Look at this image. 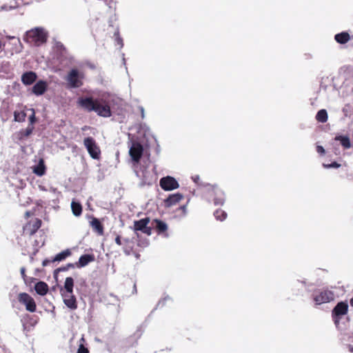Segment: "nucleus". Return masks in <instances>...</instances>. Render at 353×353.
Masks as SVG:
<instances>
[{"label":"nucleus","instance_id":"7ed1b4c3","mask_svg":"<svg viewBox=\"0 0 353 353\" xmlns=\"http://www.w3.org/2000/svg\"><path fill=\"white\" fill-rule=\"evenodd\" d=\"M312 298L315 304L319 305L332 301L334 299V294L328 289L318 290L314 292Z\"/></svg>","mask_w":353,"mask_h":353},{"label":"nucleus","instance_id":"4c0bfd02","mask_svg":"<svg viewBox=\"0 0 353 353\" xmlns=\"http://www.w3.org/2000/svg\"><path fill=\"white\" fill-rule=\"evenodd\" d=\"M21 274L23 277V279L25 280L26 279V268H21Z\"/></svg>","mask_w":353,"mask_h":353},{"label":"nucleus","instance_id":"2eb2a0df","mask_svg":"<svg viewBox=\"0 0 353 353\" xmlns=\"http://www.w3.org/2000/svg\"><path fill=\"white\" fill-rule=\"evenodd\" d=\"M211 195L214 196L213 201L214 205H222L225 202V196L223 192L217 187H212Z\"/></svg>","mask_w":353,"mask_h":353},{"label":"nucleus","instance_id":"72a5a7b5","mask_svg":"<svg viewBox=\"0 0 353 353\" xmlns=\"http://www.w3.org/2000/svg\"><path fill=\"white\" fill-rule=\"evenodd\" d=\"M34 130V126L32 125H28L27 128L25 130L23 135L25 137H28L30 135Z\"/></svg>","mask_w":353,"mask_h":353},{"label":"nucleus","instance_id":"423d86ee","mask_svg":"<svg viewBox=\"0 0 353 353\" xmlns=\"http://www.w3.org/2000/svg\"><path fill=\"white\" fill-rule=\"evenodd\" d=\"M83 76L81 75L77 69H72L68 73L66 80L70 88H79L83 85L81 79Z\"/></svg>","mask_w":353,"mask_h":353},{"label":"nucleus","instance_id":"0eeeda50","mask_svg":"<svg viewBox=\"0 0 353 353\" xmlns=\"http://www.w3.org/2000/svg\"><path fill=\"white\" fill-rule=\"evenodd\" d=\"M150 222V219L149 217H145L138 221H134L133 230L135 232L141 231L148 236H150L152 234V228L148 225Z\"/></svg>","mask_w":353,"mask_h":353},{"label":"nucleus","instance_id":"b1692460","mask_svg":"<svg viewBox=\"0 0 353 353\" xmlns=\"http://www.w3.org/2000/svg\"><path fill=\"white\" fill-rule=\"evenodd\" d=\"M71 251L69 249L62 251L57 254L52 259V262L61 261L65 259L68 256L71 255Z\"/></svg>","mask_w":353,"mask_h":353},{"label":"nucleus","instance_id":"2f4dec72","mask_svg":"<svg viewBox=\"0 0 353 353\" xmlns=\"http://www.w3.org/2000/svg\"><path fill=\"white\" fill-rule=\"evenodd\" d=\"M324 168H338L341 166V164L338 163L337 162L334 161L330 164H323V165Z\"/></svg>","mask_w":353,"mask_h":353},{"label":"nucleus","instance_id":"58836bf2","mask_svg":"<svg viewBox=\"0 0 353 353\" xmlns=\"http://www.w3.org/2000/svg\"><path fill=\"white\" fill-rule=\"evenodd\" d=\"M117 40V42L119 45H120L121 47L123 46V39L119 37V36L117 37L116 39Z\"/></svg>","mask_w":353,"mask_h":353},{"label":"nucleus","instance_id":"dca6fc26","mask_svg":"<svg viewBox=\"0 0 353 353\" xmlns=\"http://www.w3.org/2000/svg\"><path fill=\"white\" fill-rule=\"evenodd\" d=\"M90 225L98 236L104 234V227L99 219L92 216Z\"/></svg>","mask_w":353,"mask_h":353},{"label":"nucleus","instance_id":"bb28decb","mask_svg":"<svg viewBox=\"0 0 353 353\" xmlns=\"http://www.w3.org/2000/svg\"><path fill=\"white\" fill-rule=\"evenodd\" d=\"M34 172L38 176H43L46 172V166L43 164V161H41L39 163L34 167Z\"/></svg>","mask_w":353,"mask_h":353},{"label":"nucleus","instance_id":"cd10ccee","mask_svg":"<svg viewBox=\"0 0 353 353\" xmlns=\"http://www.w3.org/2000/svg\"><path fill=\"white\" fill-rule=\"evenodd\" d=\"M26 118V113L24 111H14V120L17 122H23Z\"/></svg>","mask_w":353,"mask_h":353},{"label":"nucleus","instance_id":"37998d69","mask_svg":"<svg viewBox=\"0 0 353 353\" xmlns=\"http://www.w3.org/2000/svg\"><path fill=\"white\" fill-rule=\"evenodd\" d=\"M350 305L353 307V297L350 300Z\"/></svg>","mask_w":353,"mask_h":353},{"label":"nucleus","instance_id":"f704fd0d","mask_svg":"<svg viewBox=\"0 0 353 353\" xmlns=\"http://www.w3.org/2000/svg\"><path fill=\"white\" fill-rule=\"evenodd\" d=\"M76 265H75V263H68L66 265V266H64V267H61L60 268L58 269L59 271H66L68 270L69 268H74Z\"/></svg>","mask_w":353,"mask_h":353},{"label":"nucleus","instance_id":"f03ea898","mask_svg":"<svg viewBox=\"0 0 353 353\" xmlns=\"http://www.w3.org/2000/svg\"><path fill=\"white\" fill-rule=\"evenodd\" d=\"M48 33L42 28H35L26 32L25 41L35 46H40L46 43Z\"/></svg>","mask_w":353,"mask_h":353},{"label":"nucleus","instance_id":"473e14b6","mask_svg":"<svg viewBox=\"0 0 353 353\" xmlns=\"http://www.w3.org/2000/svg\"><path fill=\"white\" fill-rule=\"evenodd\" d=\"M31 110L32 111V114L29 117V121H30L29 125L33 126L34 123L36 122V117H35L34 110L32 109Z\"/></svg>","mask_w":353,"mask_h":353},{"label":"nucleus","instance_id":"7c9ffc66","mask_svg":"<svg viewBox=\"0 0 353 353\" xmlns=\"http://www.w3.org/2000/svg\"><path fill=\"white\" fill-rule=\"evenodd\" d=\"M187 213L186 205H183L176 210V216H184Z\"/></svg>","mask_w":353,"mask_h":353},{"label":"nucleus","instance_id":"4468645a","mask_svg":"<svg viewBox=\"0 0 353 353\" xmlns=\"http://www.w3.org/2000/svg\"><path fill=\"white\" fill-rule=\"evenodd\" d=\"M183 199V195L180 193L170 194L163 201L165 208H170L179 204Z\"/></svg>","mask_w":353,"mask_h":353},{"label":"nucleus","instance_id":"9b49d317","mask_svg":"<svg viewBox=\"0 0 353 353\" xmlns=\"http://www.w3.org/2000/svg\"><path fill=\"white\" fill-rule=\"evenodd\" d=\"M41 225V220L39 219H35L32 222V221L28 222L23 227V232L26 234L32 236L37 232V231L40 228Z\"/></svg>","mask_w":353,"mask_h":353},{"label":"nucleus","instance_id":"1a4fd4ad","mask_svg":"<svg viewBox=\"0 0 353 353\" xmlns=\"http://www.w3.org/2000/svg\"><path fill=\"white\" fill-rule=\"evenodd\" d=\"M159 184L161 188L165 191L175 190L179 186L177 181L174 177L170 176L161 178Z\"/></svg>","mask_w":353,"mask_h":353},{"label":"nucleus","instance_id":"412c9836","mask_svg":"<svg viewBox=\"0 0 353 353\" xmlns=\"http://www.w3.org/2000/svg\"><path fill=\"white\" fill-rule=\"evenodd\" d=\"M334 39L340 44H345L350 40V36L348 32H342L335 34Z\"/></svg>","mask_w":353,"mask_h":353},{"label":"nucleus","instance_id":"f8f14e48","mask_svg":"<svg viewBox=\"0 0 353 353\" xmlns=\"http://www.w3.org/2000/svg\"><path fill=\"white\" fill-rule=\"evenodd\" d=\"M152 229L153 228L158 234H162L164 236H168V225L163 221L159 219H154L152 221Z\"/></svg>","mask_w":353,"mask_h":353},{"label":"nucleus","instance_id":"39448f33","mask_svg":"<svg viewBox=\"0 0 353 353\" xmlns=\"http://www.w3.org/2000/svg\"><path fill=\"white\" fill-rule=\"evenodd\" d=\"M83 144L92 159H99L101 150L95 140L92 137H88L85 138L83 140Z\"/></svg>","mask_w":353,"mask_h":353},{"label":"nucleus","instance_id":"79ce46f5","mask_svg":"<svg viewBox=\"0 0 353 353\" xmlns=\"http://www.w3.org/2000/svg\"><path fill=\"white\" fill-rule=\"evenodd\" d=\"M89 128H90V127H88L87 125H85L84 127L82 128V130L85 131V130H88Z\"/></svg>","mask_w":353,"mask_h":353},{"label":"nucleus","instance_id":"9d476101","mask_svg":"<svg viewBox=\"0 0 353 353\" xmlns=\"http://www.w3.org/2000/svg\"><path fill=\"white\" fill-rule=\"evenodd\" d=\"M143 152V148L139 142H134L130 148V155L133 161L139 163Z\"/></svg>","mask_w":353,"mask_h":353},{"label":"nucleus","instance_id":"f3484780","mask_svg":"<svg viewBox=\"0 0 353 353\" xmlns=\"http://www.w3.org/2000/svg\"><path fill=\"white\" fill-rule=\"evenodd\" d=\"M48 84L43 80L37 81L32 88V92L37 96L42 95L46 90Z\"/></svg>","mask_w":353,"mask_h":353},{"label":"nucleus","instance_id":"393cba45","mask_svg":"<svg viewBox=\"0 0 353 353\" xmlns=\"http://www.w3.org/2000/svg\"><path fill=\"white\" fill-rule=\"evenodd\" d=\"M335 140L339 141L342 146L345 149H348L351 147L350 140L347 137L336 136Z\"/></svg>","mask_w":353,"mask_h":353},{"label":"nucleus","instance_id":"c9c22d12","mask_svg":"<svg viewBox=\"0 0 353 353\" xmlns=\"http://www.w3.org/2000/svg\"><path fill=\"white\" fill-rule=\"evenodd\" d=\"M316 152L319 153L321 155H324L325 153V150L321 145L316 146Z\"/></svg>","mask_w":353,"mask_h":353},{"label":"nucleus","instance_id":"6e6552de","mask_svg":"<svg viewBox=\"0 0 353 353\" xmlns=\"http://www.w3.org/2000/svg\"><path fill=\"white\" fill-rule=\"evenodd\" d=\"M19 301L26 305L28 311L34 312L36 311L37 305L34 300L28 294L23 292L19 294Z\"/></svg>","mask_w":353,"mask_h":353},{"label":"nucleus","instance_id":"20e7f679","mask_svg":"<svg viewBox=\"0 0 353 353\" xmlns=\"http://www.w3.org/2000/svg\"><path fill=\"white\" fill-rule=\"evenodd\" d=\"M348 312V305L346 302H339L333 308L332 312V317L336 325L340 323L341 316L345 315Z\"/></svg>","mask_w":353,"mask_h":353},{"label":"nucleus","instance_id":"ea45409f","mask_svg":"<svg viewBox=\"0 0 353 353\" xmlns=\"http://www.w3.org/2000/svg\"><path fill=\"white\" fill-rule=\"evenodd\" d=\"M33 214L34 213L30 211H26L25 213V218L28 219L30 216H32Z\"/></svg>","mask_w":353,"mask_h":353},{"label":"nucleus","instance_id":"a878e982","mask_svg":"<svg viewBox=\"0 0 353 353\" xmlns=\"http://www.w3.org/2000/svg\"><path fill=\"white\" fill-rule=\"evenodd\" d=\"M327 119V113L325 109L320 110L316 115V121L320 123H325Z\"/></svg>","mask_w":353,"mask_h":353},{"label":"nucleus","instance_id":"ddd939ff","mask_svg":"<svg viewBox=\"0 0 353 353\" xmlns=\"http://www.w3.org/2000/svg\"><path fill=\"white\" fill-rule=\"evenodd\" d=\"M61 295L63 302L71 310H76L77 308V299L73 293L61 292Z\"/></svg>","mask_w":353,"mask_h":353},{"label":"nucleus","instance_id":"a211bd4d","mask_svg":"<svg viewBox=\"0 0 353 353\" xmlns=\"http://www.w3.org/2000/svg\"><path fill=\"white\" fill-rule=\"evenodd\" d=\"M37 75L34 72H26L21 76V81L24 85H30L37 80Z\"/></svg>","mask_w":353,"mask_h":353},{"label":"nucleus","instance_id":"c85d7f7f","mask_svg":"<svg viewBox=\"0 0 353 353\" xmlns=\"http://www.w3.org/2000/svg\"><path fill=\"white\" fill-rule=\"evenodd\" d=\"M214 215L217 220L221 221L225 220L227 217L226 212L222 210H216L214 212Z\"/></svg>","mask_w":353,"mask_h":353},{"label":"nucleus","instance_id":"f257e3e1","mask_svg":"<svg viewBox=\"0 0 353 353\" xmlns=\"http://www.w3.org/2000/svg\"><path fill=\"white\" fill-rule=\"evenodd\" d=\"M79 106L88 112L94 111L98 115L103 117H110L112 115L110 107L105 102L101 103L99 99L92 97L79 98L78 99Z\"/></svg>","mask_w":353,"mask_h":353},{"label":"nucleus","instance_id":"6ab92c4d","mask_svg":"<svg viewBox=\"0 0 353 353\" xmlns=\"http://www.w3.org/2000/svg\"><path fill=\"white\" fill-rule=\"evenodd\" d=\"M94 261V256L93 254H83L80 256L79 261L75 263V265L79 268H83Z\"/></svg>","mask_w":353,"mask_h":353},{"label":"nucleus","instance_id":"4be33fe9","mask_svg":"<svg viewBox=\"0 0 353 353\" xmlns=\"http://www.w3.org/2000/svg\"><path fill=\"white\" fill-rule=\"evenodd\" d=\"M74 280L72 277H67L64 283V288L61 290V292L73 293Z\"/></svg>","mask_w":353,"mask_h":353},{"label":"nucleus","instance_id":"c756f323","mask_svg":"<svg viewBox=\"0 0 353 353\" xmlns=\"http://www.w3.org/2000/svg\"><path fill=\"white\" fill-rule=\"evenodd\" d=\"M80 341L81 343L79 345L77 353H89L88 349L84 345L85 339L82 337Z\"/></svg>","mask_w":353,"mask_h":353},{"label":"nucleus","instance_id":"a19ab883","mask_svg":"<svg viewBox=\"0 0 353 353\" xmlns=\"http://www.w3.org/2000/svg\"><path fill=\"white\" fill-rule=\"evenodd\" d=\"M52 263V260H49V259H45L43 263H42V265L43 266H46L48 265L49 263Z\"/></svg>","mask_w":353,"mask_h":353},{"label":"nucleus","instance_id":"e433bc0d","mask_svg":"<svg viewBox=\"0 0 353 353\" xmlns=\"http://www.w3.org/2000/svg\"><path fill=\"white\" fill-rule=\"evenodd\" d=\"M115 243L118 245H122L121 239V236L119 235H117L116 236V238H115Z\"/></svg>","mask_w":353,"mask_h":353},{"label":"nucleus","instance_id":"aec40b11","mask_svg":"<svg viewBox=\"0 0 353 353\" xmlns=\"http://www.w3.org/2000/svg\"><path fill=\"white\" fill-rule=\"evenodd\" d=\"M34 290L38 294L44 296L48 292V285L43 281H39L36 283Z\"/></svg>","mask_w":353,"mask_h":353},{"label":"nucleus","instance_id":"5701e85b","mask_svg":"<svg viewBox=\"0 0 353 353\" xmlns=\"http://www.w3.org/2000/svg\"><path fill=\"white\" fill-rule=\"evenodd\" d=\"M71 209L75 216H79L82 214V205L79 202L72 201L71 203Z\"/></svg>","mask_w":353,"mask_h":353}]
</instances>
